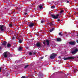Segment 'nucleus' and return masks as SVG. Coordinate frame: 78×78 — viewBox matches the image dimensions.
<instances>
[{"mask_svg": "<svg viewBox=\"0 0 78 78\" xmlns=\"http://www.w3.org/2000/svg\"><path fill=\"white\" fill-rule=\"evenodd\" d=\"M74 69L75 70H76V67L74 68Z\"/></svg>", "mask_w": 78, "mask_h": 78, "instance_id": "obj_27", "label": "nucleus"}, {"mask_svg": "<svg viewBox=\"0 0 78 78\" xmlns=\"http://www.w3.org/2000/svg\"><path fill=\"white\" fill-rule=\"evenodd\" d=\"M21 78H26V77L25 76H22Z\"/></svg>", "mask_w": 78, "mask_h": 78, "instance_id": "obj_26", "label": "nucleus"}, {"mask_svg": "<svg viewBox=\"0 0 78 78\" xmlns=\"http://www.w3.org/2000/svg\"><path fill=\"white\" fill-rule=\"evenodd\" d=\"M62 32H60L59 33V35H60V36H62L63 35V34H62Z\"/></svg>", "mask_w": 78, "mask_h": 78, "instance_id": "obj_17", "label": "nucleus"}, {"mask_svg": "<svg viewBox=\"0 0 78 78\" xmlns=\"http://www.w3.org/2000/svg\"><path fill=\"white\" fill-rule=\"evenodd\" d=\"M34 26V23H31L29 25V27L30 28H32V27H33Z\"/></svg>", "mask_w": 78, "mask_h": 78, "instance_id": "obj_9", "label": "nucleus"}, {"mask_svg": "<svg viewBox=\"0 0 78 78\" xmlns=\"http://www.w3.org/2000/svg\"><path fill=\"white\" fill-rule=\"evenodd\" d=\"M64 12V10H62L60 12V14H62V13H63Z\"/></svg>", "mask_w": 78, "mask_h": 78, "instance_id": "obj_19", "label": "nucleus"}, {"mask_svg": "<svg viewBox=\"0 0 78 78\" xmlns=\"http://www.w3.org/2000/svg\"><path fill=\"white\" fill-rule=\"evenodd\" d=\"M9 26L10 27H12V24L10 23V24H9Z\"/></svg>", "mask_w": 78, "mask_h": 78, "instance_id": "obj_23", "label": "nucleus"}, {"mask_svg": "<svg viewBox=\"0 0 78 78\" xmlns=\"http://www.w3.org/2000/svg\"><path fill=\"white\" fill-rule=\"evenodd\" d=\"M18 50L20 51H21V50H22V47H19V48L18 49Z\"/></svg>", "mask_w": 78, "mask_h": 78, "instance_id": "obj_15", "label": "nucleus"}, {"mask_svg": "<svg viewBox=\"0 0 78 78\" xmlns=\"http://www.w3.org/2000/svg\"><path fill=\"white\" fill-rule=\"evenodd\" d=\"M15 38L14 37H13L12 38V39L14 40V39Z\"/></svg>", "mask_w": 78, "mask_h": 78, "instance_id": "obj_33", "label": "nucleus"}, {"mask_svg": "<svg viewBox=\"0 0 78 78\" xmlns=\"http://www.w3.org/2000/svg\"><path fill=\"white\" fill-rule=\"evenodd\" d=\"M6 29V27L3 25H1L0 26V29L1 31H4Z\"/></svg>", "mask_w": 78, "mask_h": 78, "instance_id": "obj_2", "label": "nucleus"}, {"mask_svg": "<svg viewBox=\"0 0 78 78\" xmlns=\"http://www.w3.org/2000/svg\"><path fill=\"white\" fill-rule=\"evenodd\" d=\"M58 58H59V59H60V58H61V56L58 57Z\"/></svg>", "mask_w": 78, "mask_h": 78, "instance_id": "obj_34", "label": "nucleus"}, {"mask_svg": "<svg viewBox=\"0 0 78 78\" xmlns=\"http://www.w3.org/2000/svg\"><path fill=\"white\" fill-rule=\"evenodd\" d=\"M57 41H61V39L60 38H57Z\"/></svg>", "mask_w": 78, "mask_h": 78, "instance_id": "obj_18", "label": "nucleus"}, {"mask_svg": "<svg viewBox=\"0 0 78 78\" xmlns=\"http://www.w3.org/2000/svg\"><path fill=\"white\" fill-rule=\"evenodd\" d=\"M59 16V14L57 15H56V16H55L54 15H51V16L52 17H53V19H58V16Z\"/></svg>", "mask_w": 78, "mask_h": 78, "instance_id": "obj_6", "label": "nucleus"}, {"mask_svg": "<svg viewBox=\"0 0 78 78\" xmlns=\"http://www.w3.org/2000/svg\"><path fill=\"white\" fill-rule=\"evenodd\" d=\"M55 56H56V54L55 53H52L51 55L50 58L51 59H54Z\"/></svg>", "mask_w": 78, "mask_h": 78, "instance_id": "obj_4", "label": "nucleus"}, {"mask_svg": "<svg viewBox=\"0 0 78 78\" xmlns=\"http://www.w3.org/2000/svg\"><path fill=\"white\" fill-rule=\"evenodd\" d=\"M69 44L70 45H74L76 44L75 42V41H70L69 42Z\"/></svg>", "mask_w": 78, "mask_h": 78, "instance_id": "obj_10", "label": "nucleus"}, {"mask_svg": "<svg viewBox=\"0 0 78 78\" xmlns=\"http://www.w3.org/2000/svg\"><path fill=\"white\" fill-rule=\"evenodd\" d=\"M8 47H11V44L9 43H8L7 44Z\"/></svg>", "mask_w": 78, "mask_h": 78, "instance_id": "obj_20", "label": "nucleus"}, {"mask_svg": "<svg viewBox=\"0 0 78 78\" xmlns=\"http://www.w3.org/2000/svg\"><path fill=\"white\" fill-rule=\"evenodd\" d=\"M78 49L76 48L75 49L74 51H72L71 53L72 55H75L76 53V52L78 51Z\"/></svg>", "mask_w": 78, "mask_h": 78, "instance_id": "obj_7", "label": "nucleus"}, {"mask_svg": "<svg viewBox=\"0 0 78 78\" xmlns=\"http://www.w3.org/2000/svg\"><path fill=\"white\" fill-rule=\"evenodd\" d=\"M58 22H59V21H60V19L58 20Z\"/></svg>", "mask_w": 78, "mask_h": 78, "instance_id": "obj_31", "label": "nucleus"}, {"mask_svg": "<svg viewBox=\"0 0 78 78\" xmlns=\"http://www.w3.org/2000/svg\"><path fill=\"white\" fill-rule=\"evenodd\" d=\"M29 55H32L33 54V53H31V52H30L29 53Z\"/></svg>", "mask_w": 78, "mask_h": 78, "instance_id": "obj_24", "label": "nucleus"}, {"mask_svg": "<svg viewBox=\"0 0 78 78\" xmlns=\"http://www.w3.org/2000/svg\"><path fill=\"white\" fill-rule=\"evenodd\" d=\"M55 8V6H53L51 7V8H52V9H54V8Z\"/></svg>", "mask_w": 78, "mask_h": 78, "instance_id": "obj_22", "label": "nucleus"}, {"mask_svg": "<svg viewBox=\"0 0 78 78\" xmlns=\"http://www.w3.org/2000/svg\"><path fill=\"white\" fill-rule=\"evenodd\" d=\"M75 1V0H74Z\"/></svg>", "mask_w": 78, "mask_h": 78, "instance_id": "obj_38", "label": "nucleus"}, {"mask_svg": "<svg viewBox=\"0 0 78 78\" xmlns=\"http://www.w3.org/2000/svg\"><path fill=\"white\" fill-rule=\"evenodd\" d=\"M25 14V15H27V13H25V14Z\"/></svg>", "mask_w": 78, "mask_h": 78, "instance_id": "obj_32", "label": "nucleus"}, {"mask_svg": "<svg viewBox=\"0 0 78 78\" xmlns=\"http://www.w3.org/2000/svg\"><path fill=\"white\" fill-rule=\"evenodd\" d=\"M34 54H35V53H33V55H34Z\"/></svg>", "mask_w": 78, "mask_h": 78, "instance_id": "obj_36", "label": "nucleus"}, {"mask_svg": "<svg viewBox=\"0 0 78 78\" xmlns=\"http://www.w3.org/2000/svg\"><path fill=\"white\" fill-rule=\"evenodd\" d=\"M3 55L5 58H7V57H10L11 56V54L9 52L6 51L3 53Z\"/></svg>", "mask_w": 78, "mask_h": 78, "instance_id": "obj_1", "label": "nucleus"}, {"mask_svg": "<svg viewBox=\"0 0 78 78\" xmlns=\"http://www.w3.org/2000/svg\"><path fill=\"white\" fill-rule=\"evenodd\" d=\"M23 41V40H20L19 41V43H22V41Z\"/></svg>", "mask_w": 78, "mask_h": 78, "instance_id": "obj_16", "label": "nucleus"}, {"mask_svg": "<svg viewBox=\"0 0 78 78\" xmlns=\"http://www.w3.org/2000/svg\"><path fill=\"white\" fill-rule=\"evenodd\" d=\"M43 58H44V57H41V59H43Z\"/></svg>", "mask_w": 78, "mask_h": 78, "instance_id": "obj_29", "label": "nucleus"}, {"mask_svg": "<svg viewBox=\"0 0 78 78\" xmlns=\"http://www.w3.org/2000/svg\"><path fill=\"white\" fill-rule=\"evenodd\" d=\"M2 47H0V50H1L2 49Z\"/></svg>", "mask_w": 78, "mask_h": 78, "instance_id": "obj_35", "label": "nucleus"}, {"mask_svg": "<svg viewBox=\"0 0 78 78\" xmlns=\"http://www.w3.org/2000/svg\"><path fill=\"white\" fill-rule=\"evenodd\" d=\"M66 3H69V1H67V2H66Z\"/></svg>", "mask_w": 78, "mask_h": 78, "instance_id": "obj_28", "label": "nucleus"}, {"mask_svg": "<svg viewBox=\"0 0 78 78\" xmlns=\"http://www.w3.org/2000/svg\"><path fill=\"white\" fill-rule=\"evenodd\" d=\"M48 24L49 25H50V26H53V25H56L55 24V23H54L53 22H52V23H50V22H49L48 23Z\"/></svg>", "mask_w": 78, "mask_h": 78, "instance_id": "obj_8", "label": "nucleus"}, {"mask_svg": "<svg viewBox=\"0 0 78 78\" xmlns=\"http://www.w3.org/2000/svg\"><path fill=\"white\" fill-rule=\"evenodd\" d=\"M43 44L44 45H46V44H47V45H49L50 41H49V40H45L44 42H43Z\"/></svg>", "mask_w": 78, "mask_h": 78, "instance_id": "obj_3", "label": "nucleus"}, {"mask_svg": "<svg viewBox=\"0 0 78 78\" xmlns=\"http://www.w3.org/2000/svg\"><path fill=\"white\" fill-rule=\"evenodd\" d=\"M1 70H2V68L0 67V72H1Z\"/></svg>", "mask_w": 78, "mask_h": 78, "instance_id": "obj_30", "label": "nucleus"}, {"mask_svg": "<svg viewBox=\"0 0 78 78\" xmlns=\"http://www.w3.org/2000/svg\"><path fill=\"white\" fill-rule=\"evenodd\" d=\"M44 21L42 20L41 21V23H44Z\"/></svg>", "mask_w": 78, "mask_h": 78, "instance_id": "obj_25", "label": "nucleus"}, {"mask_svg": "<svg viewBox=\"0 0 78 78\" xmlns=\"http://www.w3.org/2000/svg\"><path fill=\"white\" fill-rule=\"evenodd\" d=\"M55 30V28H52L51 29L49 30L50 32H52L53 30Z\"/></svg>", "mask_w": 78, "mask_h": 78, "instance_id": "obj_13", "label": "nucleus"}, {"mask_svg": "<svg viewBox=\"0 0 78 78\" xmlns=\"http://www.w3.org/2000/svg\"><path fill=\"white\" fill-rule=\"evenodd\" d=\"M74 73H75V71H74Z\"/></svg>", "mask_w": 78, "mask_h": 78, "instance_id": "obj_37", "label": "nucleus"}, {"mask_svg": "<svg viewBox=\"0 0 78 78\" xmlns=\"http://www.w3.org/2000/svg\"><path fill=\"white\" fill-rule=\"evenodd\" d=\"M28 66H29V65H26L25 66V67H24V69H26V68H27V67H28Z\"/></svg>", "mask_w": 78, "mask_h": 78, "instance_id": "obj_21", "label": "nucleus"}, {"mask_svg": "<svg viewBox=\"0 0 78 78\" xmlns=\"http://www.w3.org/2000/svg\"><path fill=\"white\" fill-rule=\"evenodd\" d=\"M38 7H39V8L40 9H42V8H43V7H42V6H41V5L38 6Z\"/></svg>", "mask_w": 78, "mask_h": 78, "instance_id": "obj_14", "label": "nucleus"}, {"mask_svg": "<svg viewBox=\"0 0 78 78\" xmlns=\"http://www.w3.org/2000/svg\"><path fill=\"white\" fill-rule=\"evenodd\" d=\"M36 45L38 47H41V44L39 42L37 43L36 44Z\"/></svg>", "mask_w": 78, "mask_h": 78, "instance_id": "obj_11", "label": "nucleus"}, {"mask_svg": "<svg viewBox=\"0 0 78 78\" xmlns=\"http://www.w3.org/2000/svg\"><path fill=\"white\" fill-rule=\"evenodd\" d=\"M7 44V42L6 41H4V43L2 44V45H3L4 46H6Z\"/></svg>", "mask_w": 78, "mask_h": 78, "instance_id": "obj_12", "label": "nucleus"}, {"mask_svg": "<svg viewBox=\"0 0 78 78\" xmlns=\"http://www.w3.org/2000/svg\"><path fill=\"white\" fill-rule=\"evenodd\" d=\"M75 57H69L68 58H63V59L64 60H68L69 59H73Z\"/></svg>", "mask_w": 78, "mask_h": 78, "instance_id": "obj_5", "label": "nucleus"}]
</instances>
